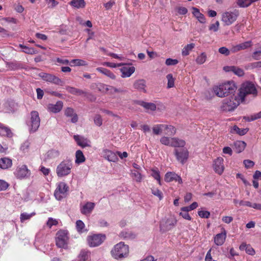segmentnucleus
Here are the masks:
<instances>
[{
	"label": "nucleus",
	"mask_w": 261,
	"mask_h": 261,
	"mask_svg": "<svg viewBox=\"0 0 261 261\" xmlns=\"http://www.w3.org/2000/svg\"><path fill=\"white\" fill-rule=\"evenodd\" d=\"M109 93L110 94H113L117 93H123L124 92V90L121 88H116L113 86H111L109 87Z\"/></svg>",
	"instance_id": "nucleus-57"
},
{
	"label": "nucleus",
	"mask_w": 261,
	"mask_h": 261,
	"mask_svg": "<svg viewBox=\"0 0 261 261\" xmlns=\"http://www.w3.org/2000/svg\"><path fill=\"white\" fill-rule=\"evenodd\" d=\"M85 227V224L82 220H79L76 222V228L79 232H83Z\"/></svg>",
	"instance_id": "nucleus-50"
},
{
	"label": "nucleus",
	"mask_w": 261,
	"mask_h": 261,
	"mask_svg": "<svg viewBox=\"0 0 261 261\" xmlns=\"http://www.w3.org/2000/svg\"><path fill=\"white\" fill-rule=\"evenodd\" d=\"M174 153L177 160L182 165L187 162L189 155V151L186 148L179 150L175 149Z\"/></svg>",
	"instance_id": "nucleus-12"
},
{
	"label": "nucleus",
	"mask_w": 261,
	"mask_h": 261,
	"mask_svg": "<svg viewBox=\"0 0 261 261\" xmlns=\"http://www.w3.org/2000/svg\"><path fill=\"white\" fill-rule=\"evenodd\" d=\"M192 13L194 16L197 19L199 22L204 23L205 22V18L204 15L201 13L199 10L195 7H192Z\"/></svg>",
	"instance_id": "nucleus-29"
},
{
	"label": "nucleus",
	"mask_w": 261,
	"mask_h": 261,
	"mask_svg": "<svg viewBox=\"0 0 261 261\" xmlns=\"http://www.w3.org/2000/svg\"><path fill=\"white\" fill-rule=\"evenodd\" d=\"M171 142H172V138L171 137L163 136V137H161L160 139V142L161 143V144H162L164 145L171 146Z\"/></svg>",
	"instance_id": "nucleus-46"
},
{
	"label": "nucleus",
	"mask_w": 261,
	"mask_h": 261,
	"mask_svg": "<svg viewBox=\"0 0 261 261\" xmlns=\"http://www.w3.org/2000/svg\"><path fill=\"white\" fill-rule=\"evenodd\" d=\"M135 68L134 66H125L120 69L122 73L121 77L123 78L128 77L135 72Z\"/></svg>",
	"instance_id": "nucleus-21"
},
{
	"label": "nucleus",
	"mask_w": 261,
	"mask_h": 261,
	"mask_svg": "<svg viewBox=\"0 0 261 261\" xmlns=\"http://www.w3.org/2000/svg\"><path fill=\"white\" fill-rule=\"evenodd\" d=\"M219 22L216 21L215 23L210 24L208 28L209 30L216 32L219 30Z\"/></svg>",
	"instance_id": "nucleus-59"
},
{
	"label": "nucleus",
	"mask_w": 261,
	"mask_h": 261,
	"mask_svg": "<svg viewBox=\"0 0 261 261\" xmlns=\"http://www.w3.org/2000/svg\"><path fill=\"white\" fill-rule=\"evenodd\" d=\"M129 246L120 242L116 244L111 251L112 256L115 259H121L128 256Z\"/></svg>",
	"instance_id": "nucleus-2"
},
{
	"label": "nucleus",
	"mask_w": 261,
	"mask_h": 261,
	"mask_svg": "<svg viewBox=\"0 0 261 261\" xmlns=\"http://www.w3.org/2000/svg\"><path fill=\"white\" fill-rule=\"evenodd\" d=\"M237 86L233 81H228L213 87L215 94L219 97H224L236 92Z\"/></svg>",
	"instance_id": "nucleus-1"
},
{
	"label": "nucleus",
	"mask_w": 261,
	"mask_h": 261,
	"mask_svg": "<svg viewBox=\"0 0 261 261\" xmlns=\"http://www.w3.org/2000/svg\"><path fill=\"white\" fill-rule=\"evenodd\" d=\"M195 44L194 43L188 44L186 45L182 50V55L187 56L189 55L190 51L194 48Z\"/></svg>",
	"instance_id": "nucleus-41"
},
{
	"label": "nucleus",
	"mask_w": 261,
	"mask_h": 261,
	"mask_svg": "<svg viewBox=\"0 0 261 261\" xmlns=\"http://www.w3.org/2000/svg\"><path fill=\"white\" fill-rule=\"evenodd\" d=\"M105 234H94L89 235L87 238L88 245L91 247H95L99 246L106 240Z\"/></svg>",
	"instance_id": "nucleus-9"
},
{
	"label": "nucleus",
	"mask_w": 261,
	"mask_h": 261,
	"mask_svg": "<svg viewBox=\"0 0 261 261\" xmlns=\"http://www.w3.org/2000/svg\"><path fill=\"white\" fill-rule=\"evenodd\" d=\"M166 78L168 80L167 88H171L174 86V79L173 77L172 74L169 73L167 75Z\"/></svg>",
	"instance_id": "nucleus-49"
},
{
	"label": "nucleus",
	"mask_w": 261,
	"mask_h": 261,
	"mask_svg": "<svg viewBox=\"0 0 261 261\" xmlns=\"http://www.w3.org/2000/svg\"><path fill=\"white\" fill-rule=\"evenodd\" d=\"M12 166V161L11 159L4 157L0 159V168L2 169H8Z\"/></svg>",
	"instance_id": "nucleus-25"
},
{
	"label": "nucleus",
	"mask_w": 261,
	"mask_h": 261,
	"mask_svg": "<svg viewBox=\"0 0 261 261\" xmlns=\"http://www.w3.org/2000/svg\"><path fill=\"white\" fill-rule=\"evenodd\" d=\"M177 220L173 216H171L166 220H162L160 222V231L165 232L172 229L176 224Z\"/></svg>",
	"instance_id": "nucleus-10"
},
{
	"label": "nucleus",
	"mask_w": 261,
	"mask_h": 261,
	"mask_svg": "<svg viewBox=\"0 0 261 261\" xmlns=\"http://www.w3.org/2000/svg\"><path fill=\"white\" fill-rule=\"evenodd\" d=\"M63 106L62 101H58L56 104L49 103L47 105V110L49 112L57 113L61 111Z\"/></svg>",
	"instance_id": "nucleus-19"
},
{
	"label": "nucleus",
	"mask_w": 261,
	"mask_h": 261,
	"mask_svg": "<svg viewBox=\"0 0 261 261\" xmlns=\"http://www.w3.org/2000/svg\"><path fill=\"white\" fill-rule=\"evenodd\" d=\"M178 63L177 59H173L171 58H168L166 59L165 64L167 66L175 65Z\"/></svg>",
	"instance_id": "nucleus-63"
},
{
	"label": "nucleus",
	"mask_w": 261,
	"mask_h": 261,
	"mask_svg": "<svg viewBox=\"0 0 261 261\" xmlns=\"http://www.w3.org/2000/svg\"><path fill=\"white\" fill-rule=\"evenodd\" d=\"M246 146V143L243 141H237L233 143V149L237 153L242 152Z\"/></svg>",
	"instance_id": "nucleus-28"
},
{
	"label": "nucleus",
	"mask_w": 261,
	"mask_h": 261,
	"mask_svg": "<svg viewBox=\"0 0 261 261\" xmlns=\"http://www.w3.org/2000/svg\"><path fill=\"white\" fill-rule=\"evenodd\" d=\"M198 214L202 218H208L210 216V213L207 211L199 210Z\"/></svg>",
	"instance_id": "nucleus-55"
},
{
	"label": "nucleus",
	"mask_w": 261,
	"mask_h": 261,
	"mask_svg": "<svg viewBox=\"0 0 261 261\" xmlns=\"http://www.w3.org/2000/svg\"><path fill=\"white\" fill-rule=\"evenodd\" d=\"M94 124L98 126H100L102 124V119L99 114H96L93 118Z\"/></svg>",
	"instance_id": "nucleus-54"
},
{
	"label": "nucleus",
	"mask_w": 261,
	"mask_h": 261,
	"mask_svg": "<svg viewBox=\"0 0 261 261\" xmlns=\"http://www.w3.org/2000/svg\"><path fill=\"white\" fill-rule=\"evenodd\" d=\"M40 123V119L37 111H33L31 112L30 126L31 131L36 132L39 128Z\"/></svg>",
	"instance_id": "nucleus-11"
},
{
	"label": "nucleus",
	"mask_w": 261,
	"mask_h": 261,
	"mask_svg": "<svg viewBox=\"0 0 261 261\" xmlns=\"http://www.w3.org/2000/svg\"><path fill=\"white\" fill-rule=\"evenodd\" d=\"M137 103L146 110H150L151 111H155L156 110V105L152 102H146L143 101H138Z\"/></svg>",
	"instance_id": "nucleus-32"
},
{
	"label": "nucleus",
	"mask_w": 261,
	"mask_h": 261,
	"mask_svg": "<svg viewBox=\"0 0 261 261\" xmlns=\"http://www.w3.org/2000/svg\"><path fill=\"white\" fill-rule=\"evenodd\" d=\"M72 167L73 164L71 160H64L57 166L56 174L59 177L66 176L71 173Z\"/></svg>",
	"instance_id": "nucleus-4"
},
{
	"label": "nucleus",
	"mask_w": 261,
	"mask_h": 261,
	"mask_svg": "<svg viewBox=\"0 0 261 261\" xmlns=\"http://www.w3.org/2000/svg\"><path fill=\"white\" fill-rule=\"evenodd\" d=\"M151 190V193L155 196L158 197L160 200L163 198V194L159 189L153 187Z\"/></svg>",
	"instance_id": "nucleus-45"
},
{
	"label": "nucleus",
	"mask_w": 261,
	"mask_h": 261,
	"mask_svg": "<svg viewBox=\"0 0 261 261\" xmlns=\"http://www.w3.org/2000/svg\"><path fill=\"white\" fill-rule=\"evenodd\" d=\"M85 161V158L83 152L78 150L75 152V163L79 164Z\"/></svg>",
	"instance_id": "nucleus-37"
},
{
	"label": "nucleus",
	"mask_w": 261,
	"mask_h": 261,
	"mask_svg": "<svg viewBox=\"0 0 261 261\" xmlns=\"http://www.w3.org/2000/svg\"><path fill=\"white\" fill-rule=\"evenodd\" d=\"M68 191L69 187L64 182H60L55 191L54 196L56 199L61 200L67 196Z\"/></svg>",
	"instance_id": "nucleus-8"
},
{
	"label": "nucleus",
	"mask_w": 261,
	"mask_h": 261,
	"mask_svg": "<svg viewBox=\"0 0 261 261\" xmlns=\"http://www.w3.org/2000/svg\"><path fill=\"white\" fill-rule=\"evenodd\" d=\"M70 65L71 66H87L88 63L86 61L82 59H73L70 61Z\"/></svg>",
	"instance_id": "nucleus-38"
},
{
	"label": "nucleus",
	"mask_w": 261,
	"mask_h": 261,
	"mask_svg": "<svg viewBox=\"0 0 261 261\" xmlns=\"http://www.w3.org/2000/svg\"><path fill=\"white\" fill-rule=\"evenodd\" d=\"M239 11L237 9L233 11H226L222 14L221 20L226 25H230L236 21L239 16Z\"/></svg>",
	"instance_id": "nucleus-6"
},
{
	"label": "nucleus",
	"mask_w": 261,
	"mask_h": 261,
	"mask_svg": "<svg viewBox=\"0 0 261 261\" xmlns=\"http://www.w3.org/2000/svg\"><path fill=\"white\" fill-rule=\"evenodd\" d=\"M73 138L78 145L81 146L82 147H85L89 146L86 140L83 137H81L79 135H74Z\"/></svg>",
	"instance_id": "nucleus-35"
},
{
	"label": "nucleus",
	"mask_w": 261,
	"mask_h": 261,
	"mask_svg": "<svg viewBox=\"0 0 261 261\" xmlns=\"http://www.w3.org/2000/svg\"><path fill=\"white\" fill-rule=\"evenodd\" d=\"M243 164L247 169L252 168L254 165V162L250 160H245L243 161Z\"/></svg>",
	"instance_id": "nucleus-61"
},
{
	"label": "nucleus",
	"mask_w": 261,
	"mask_h": 261,
	"mask_svg": "<svg viewBox=\"0 0 261 261\" xmlns=\"http://www.w3.org/2000/svg\"><path fill=\"white\" fill-rule=\"evenodd\" d=\"M132 177L138 182L142 180V175L138 170H132Z\"/></svg>",
	"instance_id": "nucleus-42"
},
{
	"label": "nucleus",
	"mask_w": 261,
	"mask_h": 261,
	"mask_svg": "<svg viewBox=\"0 0 261 261\" xmlns=\"http://www.w3.org/2000/svg\"><path fill=\"white\" fill-rule=\"evenodd\" d=\"M165 181L167 182L172 181H177L179 184L182 183L181 177L173 172H167L165 175Z\"/></svg>",
	"instance_id": "nucleus-16"
},
{
	"label": "nucleus",
	"mask_w": 261,
	"mask_h": 261,
	"mask_svg": "<svg viewBox=\"0 0 261 261\" xmlns=\"http://www.w3.org/2000/svg\"><path fill=\"white\" fill-rule=\"evenodd\" d=\"M13 134L9 127L0 123V136L11 138L13 137Z\"/></svg>",
	"instance_id": "nucleus-22"
},
{
	"label": "nucleus",
	"mask_w": 261,
	"mask_h": 261,
	"mask_svg": "<svg viewBox=\"0 0 261 261\" xmlns=\"http://www.w3.org/2000/svg\"><path fill=\"white\" fill-rule=\"evenodd\" d=\"M14 174L17 178L22 179L29 177L31 171L25 165H23L21 166L17 167Z\"/></svg>",
	"instance_id": "nucleus-13"
},
{
	"label": "nucleus",
	"mask_w": 261,
	"mask_h": 261,
	"mask_svg": "<svg viewBox=\"0 0 261 261\" xmlns=\"http://www.w3.org/2000/svg\"><path fill=\"white\" fill-rule=\"evenodd\" d=\"M120 236L124 239H130L135 237V236L133 233L126 231H122L120 233Z\"/></svg>",
	"instance_id": "nucleus-62"
},
{
	"label": "nucleus",
	"mask_w": 261,
	"mask_h": 261,
	"mask_svg": "<svg viewBox=\"0 0 261 261\" xmlns=\"http://www.w3.org/2000/svg\"><path fill=\"white\" fill-rule=\"evenodd\" d=\"M239 248L241 250H245L246 252L249 255H253L255 254V251L253 248L250 245H247L245 243L241 244Z\"/></svg>",
	"instance_id": "nucleus-31"
},
{
	"label": "nucleus",
	"mask_w": 261,
	"mask_h": 261,
	"mask_svg": "<svg viewBox=\"0 0 261 261\" xmlns=\"http://www.w3.org/2000/svg\"><path fill=\"white\" fill-rule=\"evenodd\" d=\"M224 160L222 157H218L214 160L213 168L215 172L219 175H221L224 171V166L223 165Z\"/></svg>",
	"instance_id": "nucleus-15"
},
{
	"label": "nucleus",
	"mask_w": 261,
	"mask_h": 261,
	"mask_svg": "<svg viewBox=\"0 0 261 261\" xmlns=\"http://www.w3.org/2000/svg\"><path fill=\"white\" fill-rule=\"evenodd\" d=\"M95 203L91 202H86L81 208V212L85 215H90L95 207Z\"/></svg>",
	"instance_id": "nucleus-20"
},
{
	"label": "nucleus",
	"mask_w": 261,
	"mask_h": 261,
	"mask_svg": "<svg viewBox=\"0 0 261 261\" xmlns=\"http://www.w3.org/2000/svg\"><path fill=\"white\" fill-rule=\"evenodd\" d=\"M244 118L248 121H251L257 119L261 118V111L254 114L253 115H251L250 117H244Z\"/></svg>",
	"instance_id": "nucleus-52"
},
{
	"label": "nucleus",
	"mask_w": 261,
	"mask_h": 261,
	"mask_svg": "<svg viewBox=\"0 0 261 261\" xmlns=\"http://www.w3.org/2000/svg\"><path fill=\"white\" fill-rule=\"evenodd\" d=\"M226 238V232L225 229L221 233L217 234L214 238L215 243L218 246L222 245Z\"/></svg>",
	"instance_id": "nucleus-23"
},
{
	"label": "nucleus",
	"mask_w": 261,
	"mask_h": 261,
	"mask_svg": "<svg viewBox=\"0 0 261 261\" xmlns=\"http://www.w3.org/2000/svg\"><path fill=\"white\" fill-rule=\"evenodd\" d=\"M151 175L155 179H156L158 181V184L160 185H161V176H160V171L156 169H151Z\"/></svg>",
	"instance_id": "nucleus-43"
},
{
	"label": "nucleus",
	"mask_w": 261,
	"mask_h": 261,
	"mask_svg": "<svg viewBox=\"0 0 261 261\" xmlns=\"http://www.w3.org/2000/svg\"><path fill=\"white\" fill-rule=\"evenodd\" d=\"M252 58L255 60L261 59V50L254 51L252 54Z\"/></svg>",
	"instance_id": "nucleus-64"
},
{
	"label": "nucleus",
	"mask_w": 261,
	"mask_h": 261,
	"mask_svg": "<svg viewBox=\"0 0 261 261\" xmlns=\"http://www.w3.org/2000/svg\"><path fill=\"white\" fill-rule=\"evenodd\" d=\"M96 70L98 72L103 74L104 75L107 76L112 80H114L116 79L115 75L111 72L110 70L107 68H102V67H98L96 68Z\"/></svg>",
	"instance_id": "nucleus-30"
},
{
	"label": "nucleus",
	"mask_w": 261,
	"mask_h": 261,
	"mask_svg": "<svg viewBox=\"0 0 261 261\" xmlns=\"http://www.w3.org/2000/svg\"><path fill=\"white\" fill-rule=\"evenodd\" d=\"M248 95H252L253 97L257 95V90L254 84L251 82H246L241 85L238 94L241 102L244 101Z\"/></svg>",
	"instance_id": "nucleus-3"
},
{
	"label": "nucleus",
	"mask_w": 261,
	"mask_h": 261,
	"mask_svg": "<svg viewBox=\"0 0 261 261\" xmlns=\"http://www.w3.org/2000/svg\"><path fill=\"white\" fill-rule=\"evenodd\" d=\"M68 239V231L60 230L56 234V245L59 248H65L67 247Z\"/></svg>",
	"instance_id": "nucleus-7"
},
{
	"label": "nucleus",
	"mask_w": 261,
	"mask_h": 261,
	"mask_svg": "<svg viewBox=\"0 0 261 261\" xmlns=\"http://www.w3.org/2000/svg\"><path fill=\"white\" fill-rule=\"evenodd\" d=\"M58 224V222L56 219H54L52 218H49L46 223L47 226L49 228H51L54 225H57Z\"/></svg>",
	"instance_id": "nucleus-60"
},
{
	"label": "nucleus",
	"mask_w": 261,
	"mask_h": 261,
	"mask_svg": "<svg viewBox=\"0 0 261 261\" xmlns=\"http://www.w3.org/2000/svg\"><path fill=\"white\" fill-rule=\"evenodd\" d=\"M90 252L88 250H82L78 256L79 261H87L90 256Z\"/></svg>",
	"instance_id": "nucleus-33"
},
{
	"label": "nucleus",
	"mask_w": 261,
	"mask_h": 261,
	"mask_svg": "<svg viewBox=\"0 0 261 261\" xmlns=\"http://www.w3.org/2000/svg\"><path fill=\"white\" fill-rule=\"evenodd\" d=\"M249 129L246 128H240L238 126L234 125L232 127L231 133H236L237 134L240 136L245 135L248 132Z\"/></svg>",
	"instance_id": "nucleus-39"
},
{
	"label": "nucleus",
	"mask_w": 261,
	"mask_h": 261,
	"mask_svg": "<svg viewBox=\"0 0 261 261\" xmlns=\"http://www.w3.org/2000/svg\"><path fill=\"white\" fill-rule=\"evenodd\" d=\"M30 143L29 141H25L21 146L20 150L24 153H28L29 151V148Z\"/></svg>",
	"instance_id": "nucleus-53"
},
{
	"label": "nucleus",
	"mask_w": 261,
	"mask_h": 261,
	"mask_svg": "<svg viewBox=\"0 0 261 261\" xmlns=\"http://www.w3.org/2000/svg\"><path fill=\"white\" fill-rule=\"evenodd\" d=\"M242 50L248 48L252 46V42L251 41H247L239 44Z\"/></svg>",
	"instance_id": "nucleus-58"
},
{
	"label": "nucleus",
	"mask_w": 261,
	"mask_h": 261,
	"mask_svg": "<svg viewBox=\"0 0 261 261\" xmlns=\"http://www.w3.org/2000/svg\"><path fill=\"white\" fill-rule=\"evenodd\" d=\"M186 145V141L177 137H172L171 147L174 148L184 147Z\"/></svg>",
	"instance_id": "nucleus-26"
},
{
	"label": "nucleus",
	"mask_w": 261,
	"mask_h": 261,
	"mask_svg": "<svg viewBox=\"0 0 261 261\" xmlns=\"http://www.w3.org/2000/svg\"><path fill=\"white\" fill-rule=\"evenodd\" d=\"M223 70L225 72H232L239 76H242L244 75V72L242 69L234 66H224L223 67Z\"/></svg>",
	"instance_id": "nucleus-18"
},
{
	"label": "nucleus",
	"mask_w": 261,
	"mask_h": 261,
	"mask_svg": "<svg viewBox=\"0 0 261 261\" xmlns=\"http://www.w3.org/2000/svg\"><path fill=\"white\" fill-rule=\"evenodd\" d=\"M40 76L44 81L46 82L58 85H62L63 84V81L55 75L46 73H41L40 74Z\"/></svg>",
	"instance_id": "nucleus-14"
},
{
	"label": "nucleus",
	"mask_w": 261,
	"mask_h": 261,
	"mask_svg": "<svg viewBox=\"0 0 261 261\" xmlns=\"http://www.w3.org/2000/svg\"><path fill=\"white\" fill-rule=\"evenodd\" d=\"M206 59V55L205 53H202L197 57L196 62L198 64H202L205 62Z\"/></svg>",
	"instance_id": "nucleus-48"
},
{
	"label": "nucleus",
	"mask_w": 261,
	"mask_h": 261,
	"mask_svg": "<svg viewBox=\"0 0 261 261\" xmlns=\"http://www.w3.org/2000/svg\"><path fill=\"white\" fill-rule=\"evenodd\" d=\"M163 129H164V124H156L152 127L153 133L156 135L161 134Z\"/></svg>",
	"instance_id": "nucleus-44"
},
{
	"label": "nucleus",
	"mask_w": 261,
	"mask_h": 261,
	"mask_svg": "<svg viewBox=\"0 0 261 261\" xmlns=\"http://www.w3.org/2000/svg\"><path fill=\"white\" fill-rule=\"evenodd\" d=\"M70 5L76 9L84 8L86 6V3L84 0H72L70 2Z\"/></svg>",
	"instance_id": "nucleus-34"
},
{
	"label": "nucleus",
	"mask_w": 261,
	"mask_h": 261,
	"mask_svg": "<svg viewBox=\"0 0 261 261\" xmlns=\"http://www.w3.org/2000/svg\"><path fill=\"white\" fill-rule=\"evenodd\" d=\"M134 87L138 90L140 91H142L143 92H146V90L145 88L146 86V81L144 80H138L136 81L134 83Z\"/></svg>",
	"instance_id": "nucleus-27"
},
{
	"label": "nucleus",
	"mask_w": 261,
	"mask_h": 261,
	"mask_svg": "<svg viewBox=\"0 0 261 261\" xmlns=\"http://www.w3.org/2000/svg\"><path fill=\"white\" fill-rule=\"evenodd\" d=\"M65 115L68 117H71V121L76 123L78 121V116L74 113V110L71 108H67L65 110Z\"/></svg>",
	"instance_id": "nucleus-24"
},
{
	"label": "nucleus",
	"mask_w": 261,
	"mask_h": 261,
	"mask_svg": "<svg viewBox=\"0 0 261 261\" xmlns=\"http://www.w3.org/2000/svg\"><path fill=\"white\" fill-rule=\"evenodd\" d=\"M164 130H166L165 134L168 136H174L176 132V128L171 125L164 124Z\"/></svg>",
	"instance_id": "nucleus-36"
},
{
	"label": "nucleus",
	"mask_w": 261,
	"mask_h": 261,
	"mask_svg": "<svg viewBox=\"0 0 261 261\" xmlns=\"http://www.w3.org/2000/svg\"><path fill=\"white\" fill-rule=\"evenodd\" d=\"M236 3L240 8H247L251 5L249 0H237Z\"/></svg>",
	"instance_id": "nucleus-47"
},
{
	"label": "nucleus",
	"mask_w": 261,
	"mask_h": 261,
	"mask_svg": "<svg viewBox=\"0 0 261 261\" xmlns=\"http://www.w3.org/2000/svg\"><path fill=\"white\" fill-rule=\"evenodd\" d=\"M103 157L110 162H116L118 159L116 152L112 151L108 149H105L102 150Z\"/></svg>",
	"instance_id": "nucleus-17"
},
{
	"label": "nucleus",
	"mask_w": 261,
	"mask_h": 261,
	"mask_svg": "<svg viewBox=\"0 0 261 261\" xmlns=\"http://www.w3.org/2000/svg\"><path fill=\"white\" fill-rule=\"evenodd\" d=\"M67 90L70 93L76 95H81L85 93L82 90L72 87H67Z\"/></svg>",
	"instance_id": "nucleus-40"
},
{
	"label": "nucleus",
	"mask_w": 261,
	"mask_h": 261,
	"mask_svg": "<svg viewBox=\"0 0 261 261\" xmlns=\"http://www.w3.org/2000/svg\"><path fill=\"white\" fill-rule=\"evenodd\" d=\"M240 98L231 96L229 98L223 100L221 110L225 112L232 111L240 105Z\"/></svg>",
	"instance_id": "nucleus-5"
},
{
	"label": "nucleus",
	"mask_w": 261,
	"mask_h": 261,
	"mask_svg": "<svg viewBox=\"0 0 261 261\" xmlns=\"http://www.w3.org/2000/svg\"><path fill=\"white\" fill-rule=\"evenodd\" d=\"M35 215V213L31 214H27L26 213H21L20 214V219L21 222H24L25 220L30 219L32 216Z\"/></svg>",
	"instance_id": "nucleus-51"
},
{
	"label": "nucleus",
	"mask_w": 261,
	"mask_h": 261,
	"mask_svg": "<svg viewBox=\"0 0 261 261\" xmlns=\"http://www.w3.org/2000/svg\"><path fill=\"white\" fill-rule=\"evenodd\" d=\"M20 47L23 49V51L26 54H32L34 53V49L32 48H30L27 46L20 44Z\"/></svg>",
	"instance_id": "nucleus-56"
}]
</instances>
